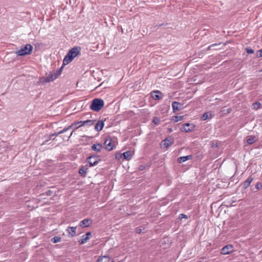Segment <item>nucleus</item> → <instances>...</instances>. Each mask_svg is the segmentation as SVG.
Returning a JSON list of instances; mask_svg holds the SVG:
<instances>
[{
	"label": "nucleus",
	"instance_id": "32",
	"mask_svg": "<svg viewBox=\"0 0 262 262\" xmlns=\"http://www.w3.org/2000/svg\"><path fill=\"white\" fill-rule=\"evenodd\" d=\"M152 122L156 125H158L160 122V119L158 117H155L153 119Z\"/></svg>",
	"mask_w": 262,
	"mask_h": 262
},
{
	"label": "nucleus",
	"instance_id": "28",
	"mask_svg": "<svg viewBox=\"0 0 262 262\" xmlns=\"http://www.w3.org/2000/svg\"><path fill=\"white\" fill-rule=\"evenodd\" d=\"M256 140H255L254 137H251L247 139V142L249 144H252L255 142Z\"/></svg>",
	"mask_w": 262,
	"mask_h": 262
},
{
	"label": "nucleus",
	"instance_id": "34",
	"mask_svg": "<svg viewBox=\"0 0 262 262\" xmlns=\"http://www.w3.org/2000/svg\"><path fill=\"white\" fill-rule=\"evenodd\" d=\"M220 44H217V43H214V44H212L211 45H210L208 47V50H211L212 48L213 47H215V46H218V45H220Z\"/></svg>",
	"mask_w": 262,
	"mask_h": 262
},
{
	"label": "nucleus",
	"instance_id": "14",
	"mask_svg": "<svg viewBox=\"0 0 262 262\" xmlns=\"http://www.w3.org/2000/svg\"><path fill=\"white\" fill-rule=\"evenodd\" d=\"M104 122L102 120H99L95 125V129L97 132H99L104 127Z\"/></svg>",
	"mask_w": 262,
	"mask_h": 262
},
{
	"label": "nucleus",
	"instance_id": "1",
	"mask_svg": "<svg viewBox=\"0 0 262 262\" xmlns=\"http://www.w3.org/2000/svg\"><path fill=\"white\" fill-rule=\"evenodd\" d=\"M81 48L75 47L72 48L64 57L63 60V66L67 65L70 63L73 59L80 54Z\"/></svg>",
	"mask_w": 262,
	"mask_h": 262
},
{
	"label": "nucleus",
	"instance_id": "23",
	"mask_svg": "<svg viewBox=\"0 0 262 262\" xmlns=\"http://www.w3.org/2000/svg\"><path fill=\"white\" fill-rule=\"evenodd\" d=\"M122 155H123V159L125 160H129L132 157V153L130 151H127L124 152V153L122 154Z\"/></svg>",
	"mask_w": 262,
	"mask_h": 262
},
{
	"label": "nucleus",
	"instance_id": "3",
	"mask_svg": "<svg viewBox=\"0 0 262 262\" xmlns=\"http://www.w3.org/2000/svg\"><path fill=\"white\" fill-rule=\"evenodd\" d=\"M33 47L30 44H27L24 48L18 50L15 53L18 56H25L31 53Z\"/></svg>",
	"mask_w": 262,
	"mask_h": 262
},
{
	"label": "nucleus",
	"instance_id": "9",
	"mask_svg": "<svg viewBox=\"0 0 262 262\" xmlns=\"http://www.w3.org/2000/svg\"><path fill=\"white\" fill-rule=\"evenodd\" d=\"M194 127V126L192 124L187 123L183 125V126L182 128V130L183 132L188 133L189 132L192 130Z\"/></svg>",
	"mask_w": 262,
	"mask_h": 262
},
{
	"label": "nucleus",
	"instance_id": "7",
	"mask_svg": "<svg viewBox=\"0 0 262 262\" xmlns=\"http://www.w3.org/2000/svg\"><path fill=\"white\" fill-rule=\"evenodd\" d=\"M94 122H95V120H87L83 121H80V122H77V123H76L75 124H74V125H76L77 124H80V125L76 127L75 128V129H76V128H77L78 127H81V126H91V125L94 124Z\"/></svg>",
	"mask_w": 262,
	"mask_h": 262
},
{
	"label": "nucleus",
	"instance_id": "25",
	"mask_svg": "<svg viewBox=\"0 0 262 262\" xmlns=\"http://www.w3.org/2000/svg\"><path fill=\"white\" fill-rule=\"evenodd\" d=\"M61 237L59 236H54L52 237L51 239V242L53 243H57L60 242L61 241Z\"/></svg>",
	"mask_w": 262,
	"mask_h": 262
},
{
	"label": "nucleus",
	"instance_id": "8",
	"mask_svg": "<svg viewBox=\"0 0 262 262\" xmlns=\"http://www.w3.org/2000/svg\"><path fill=\"white\" fill-rule=\"evenodd\" d=\"M105 148L108 151L113 150L114 148V145L112 142V140L111 139H107L105 140L104 143Z\"/></svg>",
	"mask_w": 262,
	"mask_h": 262
},
{
	"label": "nucleus",
	"instance_id": "37",
	"mask_svg": "<svg viewBox=\"0 0 262 262\" xmlns=\"http://www.w3.org/2000/svg\"><path fill=\"white\" fill-rule=\"evenodd\" d=\"M246 51L248 53H254V50L252 49H249V48H247L246 49Z\"/></svg>",
	"mask_w": 262,
	"mask_h": 262
},
{
	"label": "nucleus",
	"instance_id": "18",
	"mask_svg": "<svg viewBox=\"0 0 262 262\" xmlns=\"http://www.w3.org/2000/svg\"><path fill=\"white\" fill-rule=\"evenodd\" d=\"M73 126H74V124H72V125L68 126V127H66V128H63L62 130H61V131H60L59 132L54 133L53 134H50V137H52L54 136H57L58 135H60L61 134L64 133L66 132H67L68 130H69L70 128L72 127Z\"/></svg>",
	"mask_w": 262,
	"mask_h": 262
},
{
	"label": "nucleus",
	"instance_id": "19",
	"mask_svg": "<svg viewBox=\"0 0 262 262\" xmlns=\"http://www.w3.org/2000/svg\"><path fill=\"white\" fill-rule=\"evenodd\" d=\"M192 158L191 155H189L187 156L181 157L178 158V162L180 163L185 162L188 160L191 159Z\"/></svg>",
	"mask_w": 262,
	"mask_h": 262
},
{
	"label": "nucleus",
	"instance_id": "33",
	"mask_svg": "<svg viewBox=\"0 0 262 262\" xmlns=\"http://www.w3.org/2000/svg\"><path fill=\"white\" fill-rule=\"evenodd\" d=\"M256 56L258 57H262V49L257 52Z\"/></svg>",
	"mask_w": 262,
	"mask_h": 262
},
{
	"label": "nucleus",
	"instance_id": "10",
	"mask_svg": "<svg viewBox=\"0 0 262 262\" xmlns=\"http://www.w3.org/2000/svg\"><path fill=\"white\" fill-rule=\"evenodd\" d=\"M183 104L174 101L172 103V107L173 112H176L177 111H179L182 109Z\"/></svg>",
	"mask_w": 262,
	"mask_h": 262
},
{
	"label": "nucleus",
	"instance_id": "21",
	"mask_svg": "<svg viewBox=\"0 0 262 262\" xmlns=\"http://www.w3.org/2000/svg\"><path fill=\"white\" fill-rule=\"evenodd\" d=\"M88 170V167L86 166H81L79 169V173L81 176H85Z\"/></svg>",
	"mask_w": 262,
	"mask_h": 262
},
{
	"label": "nucleus",
	"instance_id": "36",
	"mask_svg": "<svg viewBox=\"0 0 262 262\" xmlns=\"http://www.w3.org/2000/svg\"><path fill=\"white\" fill-rule=\"evenodd\" d=\"M122 157H123V155H122V154L118 153L116 155V158L117 159L119 160L121 158H122Z\"/></svg>",
	"mask_w": 262,
	"mask_h": 262
},
{
	"label": "nucleus",
	"instance_id": "6",
	"mask_svg": "<svg viewBox=\"0 0 262 262\" xmlns=\"http://www.w3.org/2000/svg\"><path fill=\"white\" fill-rule=\"evenodd\" d=\"M233 251V246L231 245H228L222 248L221 253L222 254L226 255L231 253Z\"/></svg>",
	"mask_w": 262,
	"mask_h": 262
},
{
	"label": "nucleus",
	"instance_id": "26",
	"mask_svg": "<svg viewBox=\"0 0 262 262\" xmlns=\"http://www.w3.org/2000/svg\"><path fill=\"white\" fill-rule=\"evenodd\" d=\"M183 118V116H173L172 118V120L174 122H178L179 121L182 120Z\"/></svg>",
	"mask_w": 262,
	"mask_h": 262
},
{
	"label": "nucleus",
	"instance_id": "2",
	"mask_svg": "<svg viewBox=\"0 0 262 262\" xmlns=\"http://www.w3.org/2000/svg\"><path fill=\"white\" fill-rule=\"evenodd\" d=\"M104 106V101L99 98L94 99L91 103L90 108L95 112L100 111Z\"/></svg>",
	"mask_w": 262,
	"mask_h": 262
},
{
	"label": "nucleus",
	"instance_id": "4",
	"mask_svg": "<svg viewBox=\"0 0 262 262\" xmlns=\"http://www.w3.org/2000/svg\"><path fill=\"white\" fill-rule=\"evenodd\" d=\"M57 78L55 72H50L48 75L46 77H42L40 78L39 80V83L44 84L46 83H48L54 81Z\"/></svg>",
	"mask_w": 262,
	"mask_h": 262
},
{
	"label": "nucleus",
	"instance_id": "5",
	"mask_svg": "<svg viewBox=\"0 0 262 262\" xmlns=\"http://www.w3.org/2000/svg\"><path fill=\"white\" fill-rule=\"evenodd\" d=\"M100 161L99 156L96 155H93L87 158V161L89 166L91 167L97 164Z\"/></svg>",
	"mask_w": 262,
	"mask_h": 262
},
{
	"label": "nucleus",
	"instance_id": "39",
	"mask_svg": "<svg viewBox=\"0 0 262 262\" xmlns=\"http://www.w3.org/2000/svg\"><path fill=\"white\" fill-rule=\"evenodd\" d=\"M136 233H138V234H140V233H141V232H142V229H140V228H137V229H136Z\"/></svg>",
	"mask_w": 262,
	"mask_h": 262
},
{
	"label": "nucleus",
	"instance_id": "42",
	"mask_svg": "<svg viewBox=\"0 0 262 262\" xmlns=\"http://www.w3.org/2000/svg\"><path fill=\"white\" fill-rule=\"evenodd\" d=\"M256 188L257 189H259V187H258V184H257L256 185Z\"/></svg>",
	"mask_w": 262,
	"mask_h": 262
},
{
	"label": "nucleus",
	"instance_id": "43",
	"mask_svg": "<svg viewBox=\"0 0 262 262\" xmlns=\"http://www.w3.org/2000/svg\"><path fill=\"white\" fill-rule=\"evenodd\" d=\"M228 113H230V110H228Z\"/></svg>",
	"mask_w": 262,
	"mask_h": 262
},
{
	"label": "nucleus",
	"instance_id": "16",
	"mask_svg": "<svg viewBox=\"0 0 262 262\" xmlns=\"http://www.w3.org/2000/svg\"><path fill=\"white\" fill-rule=\"evenodd\" d=\"M91 234V232H89L85 233L84 235H83L81 237L82 238L80 242H79L80 244H83L85 243L90 239Z\"/></svg>",
	"mask_w": 262,
	"mask_h": 262
},
{
	"label": "nucleus",
	"instance_id": "12",
	"mask_svg": "<svg viewBox=\"0 0 262 262\" xmlns=\"http://www.w3.org/2000/svg\"><path fill=\"white\" fill-rule=\"evenodd\" d=\"M151 97L154 100H160L162 98V94L159 91L151 92Z\"/></svg>",
	"mask_w": 262,
	"mask_h": 262
},
{
	"label": "nucleus",
	"instance_id": "13",
	"mask_svg": "<svg viewBox=\"0 0 262 262\" xmlns=\"http://www.w3.org/2000/svg\"><path fill=\"white\" fill-rule=\"evenodd\" d=\"M98 262H114L113 259L108 256H99L97 259Z\"/></svg>",
	"mask_w": 262,
	"mask_h": 262
},
{
	"label": "nucleus",
	"instance_id": "20",
	"mask_svg": "<svg viewBox=\"0 0 262 262\" xmlns=\"http://www.w3.org/2000/svg\"><path fill=\"white\" fill-rule=\"evenodd\" d=\"M253 179L251 177H249L246 181L244 182L243 184V187L245 189L247 188L250 185L251 183L252 182Z\"/></svg>",
	"mask_w": 262,
	"mask_h": 262
},
{
	"label": "nucleus",
	"instance_id": "41",
	"mask_svg": "<svg viewBox=\"0 0 262 262\" xmlns=\"http://www.w3.org/2000/svg\"><path fill=\"white\" fill-rule=\"evenodd\" d=\"M140 170H143V166H140Z\"/></svg>",
	"mask_w": 262,
	"mask_h": 262
},
{
	"label": "nucleus",
	"instance_id": "24",
	"mask_svg": "<svg viewBox=\"0 0 262 262\" xmlns=\"http://www.w3.org/2000/svg\"><path fill=\"white\" fill-rule=\"evenodd\" d=\"M212 117V115L210 113H205L203 114V115L202 116V120H206L208 119H210Z\"/></svg>",
	"mask_w": 262,
	"mask_h": 262
},
{
	"label": "nucleus",
	"instance_id": "22",
	"mask_svg": "<svg viewBox=\"0 0 262 262\" xmlns=\"http://www.w3.org/2000/svg\"><path fill=\"white\" fill-rule=\"evenodd\" d=\"M90 220L88 219H85L80 222V226H83L84 227H87L90 226Z\"/></svg>",
	"mask_w": 262,
	"mask_h": 262
},
{
	"label": "nucleus",
	"instance_id": "27",
	"mask_svg": "<svg viewBox=\"0 0 262 262\" xmlns=\"http://www.w3.org/2000/svg\"><path fill=\"white\" fill-rule=\"evenodd\" d=\"M55 193V192H54L51 190H48L47 191H46V192L45 193L41 194V195H43L45 194H46L48 196H51V195H54Z\"/></svg>",
	"mask_w": 262,
	"mask_h": 262
},
{
	"label": "nucleus",
	"instance_id": "15",
	"mask_svg": "<svg viewBox=\"0 0 262 262\" xmlns=\"http://www.w3.org/2000/svg\"><path fill=\"white\" fill-rule=\"evenodd\" d=\"M76 227H69L66 231L71 237L74 236L76 234Z\"/></svg>",
	"mask_w": 262,
	"mask_h": 262
},
{
	"label": "nucleus",
	"instance_id": "40",
	"mask_svg": "<svg viewBox=\"0 0 262 262\" xmlns=\"http://www.w3.org/2000/svg\"><path fill=\"white\" fill-rule=\"evenodd\" d=\"M73 132H72L71 133V134H70V135L68 137V139H69V138H70V137L72 135Z\"/></svg>",
	"mask_w": 262,
	"mask_h": 262
},
{
	"label": "nucleus",
	"instance_id": "31",
	"mask_svg": "<svg viewBox=\"0 0 262 262\" xmlns=\"http://www.w3.org/2000/svg\"><path fill=\"white\" fill-rule=\"evenodd\" d=\"M210 145L212 148L217 147L218 146V143L216 141H212L210 143Z\"/></svg>",
	"mask_w": 262,
	"mask_h": 262
},
{
	"label": "nucleus",
	"instance_id": "17",
	"mask_svg": "<svg viewBox=\"0 0 262 262\" xmlns=\"http://www.w3.org/2000/svg\"><path fill=\"white\" fill-rule=\"evenodd\" d=\"M91 148L93 150L96 152H100L102 150L103 147L102 144L100 143H97L93 144L91 146Z\"/></svg>",
	"mask_w": 262,
	"mask_h": 262
},
{
	"label": "nucleus",
	"instance_id": "29",
	"mask_svg": "<svg viewBox=\"0 0 262 262\" xmlns=\"http://www.w3.org/2000/svg\"><path fill=\"white\" fill-rule=\"evenodd\" d=\"M260 103L259 102H255L253 104V107L255 110H257L260 107Z\"/></svg>",
	"mask_w": 262,
	"mask_h": 262
},
{
	"label": "nucleus",
	"instance_id": "11",
	"mask_svg": "<svg viewBox=\"0 0 262 262\" xmlns=\"http://www.w3.org/2000/svg\"><path fill=\"white\" fill-rule=\"evenodd\" d=\"M173 143V139L171 138H167L162 141L163 147H168Z\"/></svg>",
	"mask_w": 262,
	"mask_h": 262
},
{
	"label": "nucleus",
	"instance_id": "30",
	"mask_svg": "<svg viewBox=\"0 0 262 262\" xmlns=\"http://www.w3.org/2000/svg\"><path fill=\"white\" fill-rule=\"evenodd\" d=\"M62 69H63V66L59 69H58V70H57L56 72H54L56 74V76H57V77L60 75L61 73V72L62 71Z\"/></svg>",
	"mask_w": 262,
	"mask_h": 262
},
{
	"label": "nucleus",
	"instance_id": "38",
	"mask_svg": "<svg viewBox=\"0 0 262 262\" xmlns=\"http://www.w3.org/2000/svg\"><path fill=\"white\" fill-rule=\"evenodd\" d=\"M180 218L181 219H183V218L187 219V215H185V214H181L180 215Z\"/></svg>",
	"mask_w": 262,
	"mask_h": 262
},
{
	"label": "nucleus",
	"instance_id": "35",
	"mask_svg": "<svg viewBox=\"0 0 262 262\" xmlns=\"http://www.w3.org/2000/svg\"><path fill=\"white\" fill-rule=\"evenodd\" d=\"M51 139V137H50V136H49V137L43 142V143L41 144V145H44V144H46Z\"/></svg>",
	"mask_w": 262,
	"mask_h": 262
}]
</instances>
